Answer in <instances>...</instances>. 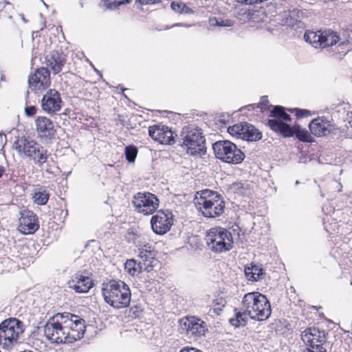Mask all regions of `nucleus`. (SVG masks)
I'll return each mask as SVG.
<instances>
[{
    "label": "nucleus",
    "mask_w": 352,
    "mask_h": 352,
    "mask_svg": "<svg viewBox=\"0 0 352 352\" xmlns=\"http://www.w3.org/2000/svg\"><path fill=\"white\" fill-rule=\"evenodd\" d=\"M194 204L197 209L207 218H215L221 216L225 209V202L221 195L209 189L197 192Z\"/></svg>",
    "instance_id": "1"
},
{
    "label": "nucleus",
    "mask_w": 352,
    "mask_h": 352,
    "mask_svg": "<svg viewBox=\"0 0 352 352\" xmlns=\"http://www.w3.org/2000/svg\"><path fill=\"white\" fill-rule=\"evenodd\" d=\"M102 294L104 301L115 309H122L129 307L131 293L129 287L124 282L111 280L104 283Z\"/></svg>",
    "instance_id": "2"
},
{
    "label": "nucleus",
    "mask_w": 352,
    "mask_h": 352,
    "mask_svg": "<svg viewBox=\"0 0 352 352\" xmlns=\"http://www.w3.org/2000/svg\"><path fill=\"white\" fill-rule=\"evenodd\" d=\"M242 309L253 320L263 321L271 315L270 303L265 296L258 292L245 294L242 300Z\"/></svg>",
    "instance_id": "3"
},
{
    "label": "nucleus",
    "mask_w": 352,
    "mask_h": 352,
    "mask_svg": "<svg viewBox=\"0 0 352 352\" xmlns=\"http://www.w3.org/2000/svg\"><path fill=\"white\" fill-rule=\"evenodd\" d=\"M12 148L17 151L20 157L29 158L39 167L42 166L48 158L47 151L43 146L25 137L17 139L14 142Z\"/></svg>",
    "instance_id": "4"
},
{
    "label": "nucleus",
    "mask_w": 352,
    "mask_h": 352,
    "mask_svg": "<svg viewBox=\"0 0 352 352\" xmlns=\"http://www.w3.org/2000/svg\"><path fill=\"white\" fill-rule=\"evenodd\" d=\"M23 324L15 318H10L0 324V345L10 349L23 342Z\"/></svg>",
    "instance_id": "5"
},
{
    "label": "nucleus",
    "mask_w": 352,
    "mask_h": 352,
    "mask_svg": "<svg viewBox=\"0 0 352 352\" xmlns=\"http://www.w3.org/2000/svg\"><path fill=\"white\" fill-rule=\"evenodd\" d=\"M183 140L182 146L187 153L201 156L206 152V140L200 129L193 126H185L181 133Z\"/></svg>",
    "instance_id": "6"
},
{
    "label": "nucleus",
    "mask_w": 352,
    "mask_h": 352,
    "mask_svg": "<svg viewBox=\"0 0 352 352\" xmlns=\"http://www.w3.org/2000/svg\"><path fill=\"white\" fill-rule=\"evenodd\" d=\"M206 241L208 248L214 253L226 252L233 247L231 233L221 227L210 228L207 232Z\"/></svg>",
    "instance_id": "7"
},
{
    "label": "nucleus",
    "mask_w": 352,
    "mask_h": 352,
    "mask_svg": "<svg viewBox=\"0 0 352 352\" xmlns=\"http://www.w3.org/2000/svg\"><path fill=\"white\" fill-rule=\"evenodd\" d=\"M67 323H65L63 313L50 318L43 327L44 335L52 343H69Z\"/></svg>",
    "instance_id": "8"
},
{
    "label": "nucleus",
    "mask_w": 352,
    "mask_h": 352,
    "mask_svg": "<svg viewBox=\"0 0 352 352\" xmlns=\"http://www.w3.org/2000/svg\"><path fill=\"white\" fill-rule=\"evenodd\" d=\"M212 148L216 157L226 163L238 164L245 158V154L229 140L217 141Z\"/></svg>",
    "instance_id": "9"
},
{
    "label": "nucleus",
    "mask_w": 352,
    "mask_h": 352,
    "mask_svg": "<svg viewBox=\"0 0 352 352\" xmlns=\"http://www.w3.org/2000/svg\"><path fill=\"white\" fill-rule=\"evenodd\" d=\"M132 204L135 210L143 215L153 214L159 207L157 197L148 192H140L133 196Z\"/></svg>",
    "instance_id": "10"
},
{
    "label": "nucleus",
    "mask_w": 352,
    "mask_h": 352,
    "mask_svg": "<svg viewBox=\"0 0 352 352\" xmlns=\"http://www.w3.org/2000/svg\"><path fill=\"white\" fill-rule=\"evenodd\" d=\"M269 127L275 132H279L285 137H292L296 135V138L302 142H310L312 138L309 133L305 129H302L298 124L293 127L277 120H268Z\"/></svg>",
    "instance_id": "11"
},
{
    "label": "nucleus",
    "mask_w": 352,
    "mask_h": 352,
    "mask_svg": "<svg viewBox=\"0 0 352 352\" xmlns=\"http://www.w3.org/2000/svg\"><path fill=\"white\" fill-rule=\"evenodd\" d=\"M181 329L189 338H198L204 336L208 331V326L199 318L186 317L179 320Z\"/></svg>",
    "instance_id": "12"
},
{
    "label": "nucleus",
    "mask_w": 352,
    "mask_h": 352,
    "mask_svg": "<svg viewBox=\"0 0 352 352\" xmlns=\"http://www.w3.org/2000/svg\"><path fill=\"white\" fill-rule=\"evenodd\" d=\"M65 323L69 326L67 328L68 332L69 342L73 343L81 339L85 332V320L77 315L71 313H63Z\"/></svg>",
    "instance_id": "13"
},
{
    "label": "nucleus",
    "mask_w": 352,
    "mask_h": 352,
    "mask_svg": "<svg viewBox=\"0 0 352 352\" xmlns=\"http://www.w3.org/2000/svg\"><path fill=\"white\" fill-rule=\"evenodd\" d=\"M50 74L47 69L40 67L28 77V87L34 93L42 92L50 85Z\"/></svg>",
    "instance_id": "14"
},
{
    "label": "nucleus",
    "mask_w": 352,
    "mask_h": 352,
    "mask_svg": "<svg viewBox=\"0 0 352 352\" xmlns=\"http://www.w3.org/2000/svg\"><path fill=\"white\" fill-rule=\"evenodd\" d=\"M151 224L155 233L164 234L170 230L173 224V214L169 211H158L152 217Z\"/></svg>",
    "instance_id": "15"
},
{
    "label": "nucleus",
    "mask_w": 352,
    "mask_h": 352,
    "mask_svg": "<svg viewBox=\"0 0 352 352\" xmlns=\"http://www.w3.org/2000/svg\"><path fill=\"white\" fill-rule=\"evenodd\" d=\"M19 221L18 230L23 234H34L39 228L36 215L31 210L22 209Z\"/></svg>",
    "instance_id": "16"
},
{
    "label": "nucleus",
    "mask_w": 352,
    "mask_h": 352,
    "mask_svg": "<svg viewBox=\"0 0 352 352\" xmlns=\"http://www.w3.org/2000/svg\"><path fill=\"white\" fill-rule=\"evenodd\" d=\"M41 105L47 113L53 115L59 111L62 106V100L58 91L49 89L43 96Z\"/></svg>",
    "instance_id": "17"
},
{
    "label": "nucleus",
    "mask_w": 352,
    "mask_h": 352,
    "mask_svg": "<svg viewBox=\"0 0 352 352\" xmlns=\"http://www.w3.org/2000/svg\"><path fill=\"white\" fill-rule=\"evenodd\" d=\"M301 339L305 346H316V345H322L326 342V334L324 331H321L316 327L306 329L301 333Z\"/></svg>",
    "instance_id": "18"
},
{
    "label": "nucleus",
    "mask_w": 352,
    "mask_h": 352,
    "mask_svg": "<svg viewBox=\"0 0 352 352\" xmlns=\"http://www.w3.org/2000/svg\"><path fill=\"white\" fill-rule=\"evenodd\" d=\"M36 132L41 140H51L56 133L53 122L45 116H38L35 120Z\"/></svg>",
    "instance_id": "19"
},
{
    "label": "nucleus",
    "mask_w": 352,
    "mask_h": 352,
    "mask_svg": "<svg viewBox=\"0 0 352 352\" xmlns=\"http://www.w3.org/2000/svg\"><path fill=\"white\" fill-rule=\"evenodd\" d=\"M149 135L155 141L162 144H173L175 142L173 132L166 126L154 125L148 129Z\"/></svg>",
    "instance_id": "20"
},
{
    "label": "nucleus",
    "mask_w": 352,
    "mask_h": 352,
    "mask_svg": "<svg viewBox=\"0 0 352 352\" xmlns=\"http://www.w3.org/2000/svg\"><path fill=\"white\" fill-rule=\"evenodd\" d=\"M68 285L77 293H87L93 287L94 283L89 276L76 273L68 282Z\"/></svg>",
    "instance_id": "21"
},
{
    "label": "nucleus",
    "mask_w": 352,
    "mask_h": 352,
    "mask_svg": "<svg viewBox=\"0 0 352 352\" xmlns=\"http://www.w3.org/2000/svg\"><path fill=\"white\" fill-rule=\"evenodd\" d=\"M311 133L315 136H326L333 129V125L327 118L318 117L314 119L309 124Z\"/></svg>",
    "instance_id": "22"
},
{
    "label": "nucleus",
    "mask_w": 352,
    "mask_h": 352,
    "mask_svg": "<svg viewBox=\"0 0 352 352\" xmlns=\"http://www.w3.org/2000/svg\"><path fill=\"white\" fill-rule=\"evenodd\" d=\"M46 65L54 74L59 73L65 63V56L62 52L53 51L45 58Z\"/></svg>",
    "instance_id": "23"
},
{
    "label": "nucleus",
    "mask_w": 352,
    "mask_h": 352,
    "mask_svg": "<svg viewBox=\"0 0 352 352\" xmlns=\"http://www.w3.org/2000/svg\"><path fill=\"white\" fill-rule=\"evenodd\" d=\"M139 257L140 258L139 262L142 263L144 271H151L157 263L153 252L143 248L139 249Z\"/></svg>",
    "instance_id": "24"
},
{
    "label": "nucleus",
    "mask_w": 352,
    "mask_h": 352,
    "mask_svg": "<svg viewBox=\"0 0 352 352\" xmlns=\"http://www.w3.org/2000/svg\"><path fill=\"white\" fill-rule=\"evenodd\" d=\"M302 14V11L299 10L294 9L290 11L285 19V25L295 30L303 28L304 23L300 19Z\"/></svg>",
    "instance_id": "25"
},
{
    "label": "nucleus",
    "mask_w": 352,
    "mask_h": 352,
    "mask_svg": "<svg viewBox=\"0 0 352 352\" xmlns=\"http://www.w3.org/2000/svg\"><path fill=\"white\" fill-rule=\"evenodd\" d=\"M244 134L241 139L247 141H257L261 139L262 133L252 124L245 123Z\"/></svg>",
    "instance_id": "26"
},
{
    "label": "nucleus",
    "mask_w": 352,
    "mask_h": 352,
    "mask_svg": "<svg viewBox=\"0 0 352 352\" xmlns=\"http://www.w3.org/2000/svg\"><path fill=\"white\" fill-rule=\"evenodd\" d=\"M304 38L306 42L311 44L314 47H315V48L321 47L322 48V32H321L320 31L306 32L304 35Z\"/></svg>",
    "instance_id": "27"
},
{
    "label": "nucleus",
    "mask_w": 352,
    "mask_h": 352,
    "mask_svg": "<svg viewBox=\"0 0 352 352\" xmlns=\"http://www.w3.org/2000/svg\"><path fill=\"white\" fill-rule=\"evenodd\" d=\"M125 271L132 276H138L144 270V266L141 262L137 263L135 259H129L124 264Z\"/></svg>",
    "instance_id": "28"
},
{
    "label": "nucleus",
    "mask_w": 352,
    "mask_h": 352,
    "mask_svg": "<svg viewBox=\"0 0 352 352\" xmlns=\"http://www.w3.org/2000/svg\"><path fill=\"white\" fill-rule=\"evenodd\" d=\"M50 195L48 192L43 187L35 189L32 194V199L34 203L37 205L44 206L49 200Z\"/></svg>",
    "instance_id": "29"
},
{
    "label": "nucleus",
    "mask_w": 352,
    "mask_h": 352,
    "mask_svg": "<svg viewBox=\"0 0 352 352\" xmlns=\"http://www.w3.org/2000/svg\"><path fill=\"white\" fill-rule=\"evenodd\" d=\"M244 272L246 278L252 281H256L263 275V270L255 265H251L250 267H245Z\"/></svg>",
    "instance_id": "30"
},
{
    "label": "nucleus",
    "mask_w": 352,
    "mask_h": 352,
    "mask_svg": "<svg viewBox=\"0 0 352 352\" xmlns=\"http://www.w3.org/2000/svg\"><path fill=\"white\" fill-rule=\"evenodd\" d=\"M339 40V37L336 32H322V48L336 45Z\"/></svg>",
    "instance_id": "31"
},
{
    "label": "nucleus",
    "mask_w": 352,
    "mask_h": 352,
    "mask_svg": "<svg viewBox=\"0 0 352 352\" xmlns=\"http://www.w3.org/2000/svg\"><path fill=\"white\" fill-rule=\"evenodd\" d=\"M270 117L274 118V120H277L283 123V121L291 120V117L289 114L285 112L284 108L280 106H276L270 112Z\"/></svg>",
    "instance_id": "32"
},
{
    "label": "nucleus",
    "mask_w": 352,
    "mask_h": 352,
    "mask_svg": "<svg viewBox=\"0 0 352 352\" xmlns=\"http://www.w3.org/2000/svg\"><path fill=\"white\" fill-rule=\"evenodd\" d=\"M243 311V312H237L234 318L230 319V322L232 325L234 326L235 327H239L245 324L247 321V316H248V313H245V311Z\"/></svg>",
    "instance_id": "33"
},
{
    "label": "nucleus",
    "mask_w": 352,
    "mask_h": 352,
    "mask_svg": "<svg viewBox=\"0 0 352 352\" xmlns=\"http://www.w3.org/2000/svg\"><path fill=\"white\" fill-rule=\"evenodd\" d=\"M171 8L179 14H192L193 11L183 2L173 1Z\"/></svg>",
    "instance_id": "34"
},
{
    "label": "nucleus",
    "mask_w": 352,
    "mask_h": 352,
    "mask_svg": "<svg viewBox=\"0 0 352 352\" xmlns=\"http://www.w3.org/2000/svg\"><path fill=\"white\" fill-rule=\"evenodd\" d=\"M243 129H245V123L236 124L229 126L228 131L231 135L241 138L244 134Z\"/></svg>",
    "instance_id": "35"
},
{
    "label": "nucleus",
    "mask_w": 352,
    "mask_h": 352,
    "mask_svg": "<svg viewBox=\"0 0 352 352\" xmlns=\"http://www.w3.org/2000/svg\"><path fill=\"white\" fill-rule=\"evenodd\" d=\"M138 150L135 146H128L125 148V155L129 162H134L137 157Z\"/></svg>",
    "instance_id": "36"
},
{
    "label": "nucleus",
    "mask_w": 352,
    "mask_h": 352,
    "mask_svg": "<svg viewBox=\"0 0 352 352\" xmlns=\"http://www.w3.org/2000/svg\"><path fill=\"white\" fill-rule=\"evenodd\" d=\"M226 303V301L223 298H217L214 299L212 302L214 312L219 314V312L221 311L223 308L225 307Z\"/></svg>",
    "instance_id": "37"
},
{
    "label": "nucleus",
    "mask_w": 352,
    "mask_h": 352,
    "mask_svg": "<svg viewBox=\"0 0 352 352\" xmlns=\"http://www.w3.org/2000/svg\"><path fill=\"white\" fill-rule=\"evenodd\" d=\"M302 352H327V349L324 346L319 344L313 346V348L311 346H305Z\"/></svg>",
    "instance_id": "38"
},
{
    "label": "nucleus",
    "mask_w": 352,
    "mask_h": 352,
    "mask_svg": "<svg viewBox=\"0 0 352 352\" xmlns=\"http://www.w3.org/2000/svg\"><path fill=\"white\" fill-rule=\"evenodd\" d=\"M24 111L26 116L32 117L36 114L37 109L34 106H27Z\"/></svg>",
    "instance_id": "39"
},
{
    "label": "nucleus",
    "mask_w": 352,
    "mask_h": 352,
    "mask_svg": "<svg viewBox=\"0 0 352 352\" xmlns=\"http://www.w3.org/2000/svg\"><path fill=\"white\" fill-rule=\"evenodd\" d=\"M101 5L107 9L113 10L117 8V6L116 4L115 1L111 2L110 0H102Z\"/></svg>",
    "instance_id": "40"
},
{
    "label": "nucleus",
    "mask_w": 352,
    "mask_h": 352,
    "mask_svg": "<svg viewBox=\"0 0 352 352\" xmlns=\"http://www.w3.org/2000/svg\"><path fill=\"white\" fill-rule=\"evenodd\" d=\"M232 25H233V23H232V21L231 20L223 19L219 18L218 26L230 27Z\"/></svg>",
    "instance_id": "41"
},
{
    "label": "nucleus",
    "mask_w": 352,
    "mask_h": 352,
    "mask_svg": "<svg viewBox=\"0 0 352 352\" xmlns=\"http://www.w3.org/2000/svg\"><path fill=\"white\" fill-rule=\"evenodd\" d=\"M6 6L8 7L7 10L8 12L11 11L14 9L12 5L10 3H9L8 1H6V0L0 1V9L1 10L6 8Z\"/></svg>",
    "instance_id": "42"
},
{
    "label": "nucleus",
    "mask_w": 352,
    "mask_h": 352,
    "mask_svg": "<svg viewBox=\"0 0 352 352\" xmlns=\"http://www.w3.org/2000/svg\"><path fill=\"white\" fill-rule=\"evenodd\" d=\"M268 103V100L267 96H263L261 98V102L256 105L257 107H260L261 111H263L264 107L266 106Z\"/></svg>",
    "instance_id": "43"
},
{
    "label": "nucleus",
    "mask_w": 352,
    "mask_h": 352,
    "mask_svg": "<svg viewBox=\"0 0 352 352\" xmlns=\"http://www.w3.org/2000/svg\"><path fill=\"white\" fill-rule=\"evenodd\" d=\"M179 352H202L201 350L194 347H185L182 349Z\"/></svg>",
    "instance_id": "44"
},
{
    "label": "nucleus",
    "mask_w": 352,
    "mask_h": 352,
    "mask_svg": "<svg viewBox=\"0 0 352 352\" xmlns=\"http://www.w3.org/2000/svg\"><path fill=\"white\" fill-rule=\"evenodd\" d=\"M219 18L212 17L209 19V24L210 26H218Z\"/></svg>",
    "instance_id": "45"
},
{
    "label": "nucleus",
    "mask_w": 352,
    "mask_h": 352,
    "mask_svg": "<svg viewBox=\"0 0 352 352\" xmlns=\"http://www.w3.org/2000/svg\"><path fill=\"white\" fill-rule=\"evenodd\" d=\"M132 0H115L117 8L120 6L121 5L129 3Z\"/></svg>",
    "instance_id": "46"
},
{
    "label": "nucleus",
    "mask_w": 352,
    "mask_h": 352,
    "mask_svg": "<svg viewBox=\"0 0 352 352\" xmlns=\"http://www.w3.org/2000/svg\"><path fill=\"white\" fill-rule=\"evenodd\" d=\"M238 3L245 4V5H250L254 4L255 2V0H236Z\"/></svg>",
    "instance_id": "47"
},
{
    "label": "nucleus",
    "mask_w": 352,
    "mask_h": 352,
    "mask_svg": "<svg viewBox=\"0 0 352 352\" xmlns=\"http://www.w3.org/2000/svg\"><path fill=\"white\" fill-rule=\"evenodd\" d=\"M309 114V112L307 110H298V116H305Z\"/></svg>",
    "instance_id": "48"
},
{
    "label": "nucleus",
    "mask_w": 352,
    "mask_h": 352,
    "mask_svg": "<svg viewBox=\"0 0 352 352\" xmlns=\"http://www.w3.org/2000/svg\"><path fill=\"white\" fill-rule=\"evenodd\" d=\"M160 0H142V3H151L154 4L159 3Z\"/></svg>",
    "instance_id": "49"
},
{
    "label": "nucleus",
    "mask_w": 352,
    "mask_h": 352,
    "mask_svg": "<svg viewBox=\"0 0 352 352\" xmlns=\"http://www.w3.org/2000/svg\"><path fill=\"white\" fill-rule=\"evenodd\" d=\"M234 186H236V188L237 189L243 188V184H242V183H236V184H234Z\"/></svg>",
    "instance_id": "50"
},
{
    "label": "nucleus",
    "mask_w": 352,
    "mask_h": 352,
    "mask_svg": "<svg viewBox=\"0 0 352 352\" xmlns=\"http://www.w3.org/2000/svg\"><path fill=\"white\" fill-rule=\"evenodd\" d=\"M255 107H256V105L254 104H249V105L246 106L245 108H247L248 110H250V109H253Z\"/></svg>",
    "instance_id": "51"
},
{
    "label": "nucleus",
    "mask_w": 352,
    "mask_h": 352,
    "mask_svg": "<svg viewBox=\"0 0 352 352\" xmlns=\"http://www.w3.org/2000/svg\"><path fill=\"white\" fill-rule=\"evenodd\" d=\"M3 172H4V168L1 166H0V177L2 176Z\"/></svg>",
    "instance_id": "52"
},
{
    "label": "nucleus",
    "mask_w": 352,
    "mask_h": 352,
    "mask_svg": "<svg viewBox=\"0 0 352 352\" xmlns=\"http://www.w3.org/2000/svg\"><path fill=\"white\" fill-rule=\"evenodd\" d=\"M345 44V42H342L340 44V46L344 45Z\"/></svg>",
    "instance_id": "53"
},
{
    "label": "nucleus",
    "mask_w": 352,
    "mask_h": 352,
    "mask_svg": "<svg viewBox=\"0 0 352 352\" xmlns=\"http://www.w3.org/2000/svg\"><path fill=\"white\" fill-rule=\"evenodd\" d=\"M299 184V182L298 181H296V184Z\"/></svg>",
    "instance_id": "54"
},
{
    "label": "nucleus",
    "mask_w": 352,
    "mask_h": 352,
    "mask_svg": "<svg viewBox=\"0 0 352 352\" xmlns=\"http://www.w3.org/2000/svg\"><path fill=\"white\" fill-rule=\"evenodd\" d=\"M43 5H45L46 7L47 6L45 4V3H44L43 1Z\"/></svg>",
    "instance_id": "55"
},
{
    "label": "nucleus",
    "mask_w": 352,
    "mask_h": 352,
    "mask_svg": "<svg viewBox=\"0 0 352 352\" xmlns=\"http://www.w3.org/2000/svg\"><path fill=\"white\" fill-rule=\"evenodd\" d=\"M22 20H23V21H25V19H24L23 17H22Z\"/></svg>",
    "instance_id": "56"
},
{
    "label": "nucleus",
    "mask_w": 352,
    "mask_h": 352,
    "mask_svg": "<svg viewBox=\"0 0 352 352\" xmlns=\"http://www.w3.org/2000/svg\"><path fill=\"white\" fill-rule=\"evenodd\" d=\"M41 1H43V0H41Z\"/></svg>",
    "instance_id": "57"
}]
</instances>
